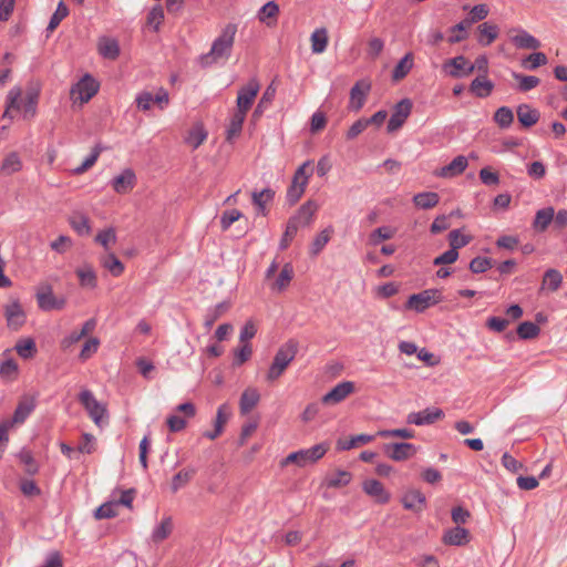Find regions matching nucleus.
Listing matches in <instances>:
<instances>
[{"label": "nucleus", "instance_id": "1", "mask_svg": "<svg viewBox=\"0 0 567 567\" xmlns=\"http://www.w3.org/2000/svg\"><path fill=\"white\" fill-rule=\"evenodd\" d=\"M236 33L237 24H226L219 35L213 41L209 52L199 56L200 66L208 68L220 61L226 62L231 55Z\"/></svg>", "mask_w": 567, "mask_h": 567}, {"label": "nucleus", "instance_id": "2", "mask_svg": "<svg viewBox=\"0 0 567 567\" xmlns=\"http://www.w3.org/2000/svg\"><path fill=\"white\" fill-rule=\"evenodd\" d=\"M317 209V203L311 199L300 206L297 213L289 218L288 224L286 225V243L293 237L299 228L310 225Z\"/></svg>", "mask_w": 567, "mask_h": 567}, {"label": "nucleus", "instance_id": "3", "mask_svg": "<svg viewBox=\"0 0 567 567\" xmlns=\"http://www.w3.org/2000/svg\"><path fill=\"white\" fill-rule=\"evenodd\" d=\"M329 450V444L326 442L313 445L310 449L299 450L286 456V465L293 463L300 467L315 464L322 458Z\"/></svg>", "mask_w": 567, "mask_h": 567}, {"label": "nucleus", "instance_id": "4", "mask_svg": "<svg viewBox=\"0 0 567 567\" xmlns=\"http://www.w3.org/2000/svg\"><path fill=\"white\" fill-rule=\"evenodd\" d=\"M311 174L312 168L310 166V162H305L295 172L291 184L286 193V196L290 204H296L301 198L306 190Z\"/></svg>", "mask_w": 567, "mask_h": 567}, {"label": "nucleus", "instance_id": "5", "mask_svg": "<svg viewBox=\"0 0 567 567\" xmlns=\"http://www.w3.org/2000/svg\"><path fill=\"white\" fill-rule=\"evenodd\" d=\"M441 301H443V296L439 289H426L411 295L405 302V308L422 313L431 306L437 305Z\"/></svg>", "mask_w": 567, "mask_h": 567}, {"label": "nucleus", "instance_id": "6", "mask_svg": "<svg viewBox=\"0 0 567 567\" xmlns=\"http://www.w3.org/2000/svg\"><path fill=\"white\" fill-rule=\"evenodd\" d=\"M79 401L84 406L90 417L97 426H102L104 416H106V409L93 395L90 390H83L79 394Z\"/></svg>", "mask_w": 567, "mask_h": 567}, {"label": "nucleus", "instance_id": "7", "mask_svg": "<svg viewBox=\"0 0 567 567\" xmlns=\"http://www.w3.org/2000/svg\"><path fill=\"white\" fill-rule=\"evenodd\" d=\"M412 107L413 104L410 99H403L394 105L392 115L386 126L389 133L395 132L402 127V125L410 116Z\"/></svg>", "mask_w": 567, "mask_h": 567}, {"label": "nucleus", "instance_id": "8", "mask_svg": "<svg viewBox=\"0 0 567 567\" xmlns=\"http://www.w3.org/2000/svg\"><path fill=\"white\" fill-rule=\"evenodd\" d=\"M442 68L446 74L454 79L467 76L474 72V65L464 55L446 60Z\"/></svg>", "mask_w": 567, "mask_h": 567}, {"label": "nucleus", "instance_id": "9", "mask_svg": "<svg viewBox=\"0 0 567 567\" xmlns=\"http://www.w3.org/2000/svg\"><path fill=\"white\" fill-rule=\"evenodd\" d=\"M259 83L256 79L249 80V82L238 91L237 95V111L247 114L250 110L255 97L259 91Z\"/></svg>", "mask_w": 567, "mask_h": 567}, {"label": "nucleus", "instance_id": "10", "mask_svg": "<svg viewBox=\"0 0 567 567\" xmlns=\"http://www.w3.org/2000/svg\"><path fill=\"white\" fill-rule=\"evenodd\" d=\"M99 83L90 74H85L72 89L71 94L79 95L82 103L89 102L99 91Z\"/></svg>", "mask_w": 567, "mask_h": 567}, {"label": "nucleus", "instance_id": "11", "mask_svg": "<svg viewBox=\"0 0 567 567\" xmlns=\"http://www.w3.org/2000/svg\"><path fill=\"white\" fill-rule=\"evenodd\" d=\"M444 417L443 410L439 408H426L419 412H412L408 415V423L419 426L430 425Z\"/></svg>", "mask_w": 567, "mask_h": 567}, {"label": "nucleus", "instance_id": "12", "mask_svg": "<svg viewBox=\"0 0 567 567\" xmlns=\"http://www.w3.org/2000/svg\"><path fill=\"white\" fill-rule=\"evenodd\" d=\"M383 452L391 460L400 462L412 457L416 447L411 443H388L383 445Z\"/></svg>", "mask_w": 567, "mask_h": 567}, {"label": "nucleus", "instance_id": "13", "mask_svg": "<svg viewBox=\"0 0 567 567\" xmlns=\"http://www.w3.org/2000/svg\"><path fill=\"white\" fill-rule=\"evenodd\" d=\"M353 392L354 383L352 381H343L332 388L328 393H326L321 401L327 405L338 404L346 400V398H348Z\"/></svg>", "mask_w": 567, "mask_h": 567}, {"label": "nucleus", "instance_id": "14", "mask_svg": "<svg viewBox=\"0 0 567 567\" xmlns=\"http://www.w3.org/2000/svg\"><path fill=\"white\" fill-rule=\"evenodd\" d=\"M371 90V83L367 80L358 81L350 90V102L349 109L353 111H360L364 103L365 99Z\"/></svg>", "mask_w": 567, "mask_h": 567}, {"label": "nucleus", "instance_id": "15", "mask_svg": "<svg viewBox=\"0 0 567 567\" xmlns=\"http://www.w3.org/2000/svg\"><path fill=\"white\" fill-rule=\"evenodd\" d=\"M37 406V400L32 395H22L17 404V408L13 412L12 419L9 420L14 424H22L29 417V415L34 411Z\"/></svg>", "mask_w": 567, "mask_h": 567}, {"label": "nucleus", "instance_id": "16", "mask_svg": "<svg viewBox=\"0 0 567 567\" xmlns=\"http://www.w3.org/2000/svg\"><path fill=\"white\" fill-rule=\"evenodd\" d=\"M7 324L11 330H19L25 323V312L18 300H13L4 308Z\"/></svg>", "mask_w": 567, "mask_h": 567}, {"label": "nucleus", "instance_id": "17", "mask_svg": "<svg viewBox=\"0 0 567 567\" xmlns=\"http://www.w3.org/2000/svg\"><path fill=\"white\" fill-rule=\"evenodd\" d=\"M38 305L42 310H61L65 306L64 299H58L54 297L50 287L37 293Z\"/></svg>", "mask_w": 567, "mask_h": 567}, {"label": "nucleus", "instance_id": "18", "mask_svg": "<svg viewBox=\"0 0 567 567\" xmlns=\"http://www.w3.org/2000/svg\"><path fill=\"white\" fill-rule=\"evenodd\" d=\"M401 502L405 509L420 513L426 503V498L421 491L409 489L402 496Z\"/></svg>", "mask_w": 567, "mask_h": 567}, {"label": "nucleus", "instance_id": "19", "mask_svg": "<svg viewBox=\"0 0 567 567\" xmlns=\"http://www.w3.org/2000/svg\"><path fill=\"white\" fill-rule=\"evenodd\" d=\"M470 539V532L460 526L445 530L442 537V542L450 546H464Z\"/></svg>", "mask_w": 567, "mask_h": 567}, {"label": "nucleus", "instance_id": "20", "mask_svg": "<svg viewBox=\"0 0 567 567\" xmlns=\"http://www.w3.org/2000/svg\"><path fill=\"white\" fill-rule=\"evenodd\" d=\"M135 174L132 169H124L118 176L114 177L112 181V186L114 190L118 194H126L130 192L135 185Z\"/></svg>", "mask_w": 567, "mask_h": 567}, {"label": "nucleus", "instance_id": "21", "mask_svg": "<svg viewBox=\"0 0 567 567\" xmlns=\"http://www.w3.org/2000/svg\"><path fill=\"white\" fill-rule=\"evenodd\" d=\"M477 42L483 47L491 45L499 34V28L491 22H483L477 27Z\"/></svg>", "mask_w": 567, "mask_h": 567}, {"label": "nucleus", "instance_id": "22", "mask_svg": "<svg viewBox=\"0 0 567 567\" xmlns=\"http://www.w3.org/2000/svg\"><path fill=\"white\" fill-rule=\"evenodd\" d=\"M363 491L375 498L380 504H385L390 501V494L385 491L381 482L377 480H367L363 482Z\"/></svg>", "mask_w": 567, "mask_h": 567}, {"label": "nucleus", "instance_id": "23", "mask_svg": "<svg viewBox=\"0 0 567 567\" xmlns=\"http://www.w3.org/2000/svg\"><path fill=\"white\" fill-rule=\"evenodd\" d=\"M468 165L467 158L463 155H458L453 161L443 166L436 175L443 178L454 177L462 174Z\"/></svg>", "mask_w": 567, "mask_h": 567}, {"label": "nucleus", "instance_id": "24", "mask_svg": "<svg viewBox=\"0 0 567 567\" xmlns=\"http://www.w3.org/2000/svg\"><path fill=\"white\" fill-rule=\"evenodd\" d=\"M518 122L522 126L528 128L535 125L539 120V112L528 104H520L516 110Z\"/></svg>", "mask_w": 567, "mask_h": 567}, {"label": "nucleus", "instance_id": "25", "mask_svg": "<svg viewBox=\"0 0 567 567\" xmlns=\"http://www.w3.org/2000/svg\"><path fill=\"white\" fill-rule=\"evenodd\" d=\"M21 95L22 90L19 86L12 87L7 95L6 111L3 118H8L9 122L13 118L12 112L20 111L21 107Z\"/></svg>", "mask_w": 567, "mask_h": 567}, {"label": "nucleus", "instance_id": "26", "mask_svg": "<svg viewBox=\"0 0 567 567\" xmlns=\"http://www.w3.org/2000/svg\"><path fill=\"white\" fill-rule=\"evenodd\" d=\"M352 474L344 470H338L334 473L327 474L324 477V485L328 488H340L350 484Z\"/></svg>", "mask_w": 567, "mask_h": 567}, {"label": "nucleus", "instance_id": "27", "mask_svg": "<svg viewBox=\"0 0 567 567\" xmlns=\"http://www.w3.org/2000/svg\"><path fill=\"white\" fill-rule=\"evenodd\" d=\"M279 6L275 1H269L259 9L257 17L267 27H272L277 22Z\"/></svg>", "mask_w": 567, "mask_h": 567}, {"label": "nucleus", "instance_id": "28", "mask_svg": "<svg viewBox=\"0 0 567 567\" xmlns=\"http://www.w3.org/2000/svg\"><path fill=\"white\" fill-rule=\"evenodd\" d=\"M554 219V207L548 206L536 212L533 228L538 233H544Z\"/></svg>", "mask_w": 567, "mask_h": 567}, {"label": "nucleus", "instance_id": "29", "mask_svg": "<svg viewBox=\"0 0 567 567\" xmlns=\"http://www.w3.org/2000/svg\"><path fill=\"white\" fill-rule=\"evenodd\" d=\"M22 169V161L17 152L9 153L2 161L0 166V174L10 176Z\"/></svg>", "mask_w": 567, "mask_h": 567}, {"label": "nucleus", "instance_id": "30", "mask_svg": "<svg viewBox=\"0 0 567 567\" xmlns=\"http://www.w3.org/2000/svg\"><path fill=\"white\" fill-rule=\"evenodd\" d=\"M284 374V347H280L274 358V361L266 374V381L269 384L275 383Z\"/></svg>", "mask_w": 567, "mask_h": 567}, {"label": "nucleus", "instance_id": "31", "mask_svg": "<svg viewBox=\"0 0 567 567\" xmlns=\"http://www.w3.org/2000/svg\"><path fill=\"white\" fill-rule=\"evenodd\" d=\"M260 395L257 389L247 388L240 396L239 408L241 414L249 413L259 402Z\"/></svg>", "mask_w": 567, "mask_h": 567}, {"label": "nucleus", "instance_id": "32", "mask_svg": "<svg viewBox=\"0 0 567 567\" xmlns=\"http://www.w3.org/2000/svg\"><path fill=\"white\" fill-rule=\"evenodd\" d=\"M563 282V276L556 269H547L543 276L540 291L548 290V291H557L560 288V285Z\"/></svg>", "mask_w": 567, "mask_h": 567}, {"label": "nucleus", "instance_id": "33", "mask_svg": "<svg viewBox=\"0 0 567 567\" xmlns=\"http://www.w3.org/2000/svg\"><path fill=\"white\" fill-rule=\"evenodd\" d=\"M493 89V82L486 79V76L475 78L470 85V91L477 97L489 96Z\"/></svg>", "mask_w": 567, "mask_h": 567}, {"label": "nucleus", "instance_id": "34", "mask_svg": "<svg viewBox=\"0 0 567 567\" xmlns=\"http://www.w3.org/2000/svg\"><path fill=\"white\" fill-rule=\"evenodd\" d=\"M413 60H414L413 53L408 52L398 62V64L394 66L393 72H392V80L394 82L401 81L410 73L411 69L413 68Z\"/></svg>", "mask_w": 567, "mask_h": 567}, {"label": "nucleus", "instance_id": "35", "mask_svg": "<svg viewBox=\"0 0 567 567\" xmlns=\"http://www.w3.org/2000/svg\"><path fill=\"white\" fill-rule=\"evenodd\" d=\"M413 204L420 209L434 208L439 202L440 196L435 192H423L413 196Z\"/></svg>", "mask_w": 567, "mask_h": 567}, {"label": "nucleus", "instance_id": "36", "mask_svg": "<svg viewBox=\"0 0 567 567\" xmlns=\"http://www.w3.org/2000/svg\"><path fill=\"white\" fill-rule=\"evenodd\" d=\"M373 440L372 435L359 434L351 436L350 439H340L337 442V449L339 451H349L351 449L368 444Z\"/></svg>", "mask_w": 567, "mask_h": 567}, {"label": "nucleus", "instance_id": "37", "mask_svg": "<svg viewBox=\"0 0 567 567\" xmlns=\"http://www.w3.org/2000/svg\"><path fill=\"white\" fill-rule=\"evenodd\" d=\"M99 53L109 60H115L120 55V47L116 40L103 38L99 42Z\"/></svg>", "mask_w": 567, "mask_h": 567}, {"label": "nucleus", "instance_id": "38", "mask_svg": "<svg viewBox=\"0 0 567 567\" xmlns=\"http://www.w3.org/2000/svg\"><path fill=\"white\" fill-rule=\"evenodd\" d=\"M19 462L23 465L24 472L28 475H35L39 472V463L33 457L30 450L23 447L17 455Z\"/></svg>", "mask_w": 567, "mask_h": 567}, {"label": "nucleus", "instance_id": "39", "mask_svg": "<svg viewBox=\"0 0 567 567\" xmlns=\"http://www.w3.org/2000/svg\"><path fill=\"white\" fill-rule=\"evenodd\" d=\"M512 41L518 49L536 50L540 47L539 40L525 30H520L518 34L513 37Z\"/></svg>", "mask_w": 567, "mask_h": 567}, {"label": "nucleus", "instance_id": "40", "mask_svg": "<svg viewBox=\"0 0 567 567\" xmlns=\"http://www.w3.org/2000/svg\"><path fill=\"white\" fill-rule=\"evenodd\" d=\"M206 137V130L204 128L203 124L198 123L190 128L187 136L185 137V143L190 145L193 150H196L205 142Z\"/></svg>", "mask_w": 567, "mask_h": 567}, {"label": "nucleus", "instance_id": "41", "mask_svg": "<svg viewBox=\"0 0 567 567\" xmlns=\"http://www.w3.org/2000/svg\"><path fill=\"white\" fill-rule=\"evenodd\" d=\"M14 350L22 359L28 360L37 354V344L32 338H23L18 340Z\"/></svg>", "mask_w": 567, "mask_h": 567}, {"label": "nucleus", "instance_id": "42", "mask_svg": "<svg viewBox=\"0 0 567 567\" xmlns=\"http://www.w3.org/2000/svg\"><path fill=\"white\" fill-rule=\"evenodd\" d=\"M195 474H196L195 468L182 470L177 474H175L173 476L172 483H171L172 492L176 493L177 491H179L181 488L186 486L192 481V478L194 477Z\"/></svg>", "mask_w": 567, "mask_h": 567}, {"label": "nucleus", "instance_id": "43", "mask_svg": "<svg viewBox=\"0 0 567 567\" xmlns=\"http://www.w3.org/2000/svg\"><path fill=\"white\" fill-rule=\"evenodd\" d=\"M71 227L80 235L86 236L91 233L90 219L87 216L76 213L70 219Z\"/></svg>", "mask_w": 567, "mask_h": 567}, {"label": "nucleus", "instance_id": "44", "mask_svg": "<svg viewBox=\"0 0 567 567\" xmlns=\"http://www.w3.org/2000/svg\"><path fill=\"white\" fill-rule=\"evenodd\" d=\"M101 264L114 277L121 276L124 271V265L113 252H110V254L103 256L101 258Z\"/></svg>", "mask_w": 567, "mask_h": 567}, {"label": "nucleus", "instance_id": "45", "mask_svg": "<svg viewBox=\"0 0 567 567\" xmlns=\"http://www.w3.org/2000/svg\"><path fill=\"white\" fill-rule=\"evenodd\" d=\"M230 305L226 301L219 302L214 308L209 309L205 315L204 326L207 329H210L213 324L226 312L228 311Z\"/></svg>", "mask_w": 567, "mask_h": 567}, {"label": "nucleus", "instance_id": "46", "mask_svg": "<svg viewBox=\"0 0 567 567\" xmlns=\"http://www.w3.org/2000/svg\"><path fill=\"white\" fill-rule=\"evenodd\" d=\"M76 275L79 277L80 285L82 287H87V288L96 287V275H95L94 269L91 266L85 265V266L76 269Z\"/></svg>", "mask_w": 567, "mask_h": 567}, {"label": "nucleus", "instance_id": "47", "mask_svg": "<svg viewBox=\"0 0 567 567\" xmlns=\"http://www.w3.org/2000/svg\"><path fill=\"white\" fill-rule=\"evenodd\" d=\"M493 118L501 128H508L513 124L514 114L508 106H501L494 113Z\"/></svg>", "mask_w": 567, "mask_h": 567}, {"label": "nucleus", "instance_id": "48", "mask_svg": "<svg viewBox=\"0 0 567 567\" xmlns=\"http://www.w3.org/2000/svg\"><path fill=\"white\" fill-rule=\"evenodd\" d=\"M512 75L518 82V90L520 92H528L540 83V80L534 75H525L517 72H513Z\"/></svg>", "mask_w": 567, "mask_h": 567}, {"label": "nucleus", "instance_id": "49", "mask_svg": "<svg viewBox=\"0 0 567 567\" xmlns=\"http://www.w3.org/2000/svg\"><path fill=\"white\" fill-rule=\"evenodd\" d=\"M328 45V33L326 29H317L311 34V49L313 53H322Z\"/></svg>", "mask_w": 567, "mask_h": 567}, {"label": "nucleus", "instance_id": "50", "mask_svg": "<svg viewBox=\"0 0 567 567\" xmlns=\"http://www.w3.org/2000/svg\"><path fill=\"white\" fill-rule=\"evenodd\" d=\"M173 530L172 518H164L161 524L153 530L152 538L155 543L166 539Z\"/></svg>", "mask_w": 567, "mask_h": 567}, {"label": "nucleus", "instance_id": "51", "mask_svg": "<svg viewBox=\"0 0 567 567\" xmlns=\"http://www.w3.org/2000/svg\"><path fill=\"white\" fill-rule=\"evenodd\" d=\"M332 229L326 228L317 235L310 246V254L317 256L321 252L324 246L329 243Z\"/></svg>", "mask_w": 567, "mask_h": 567}, {"label": "nucleus", "instance_id": "52", "mask_svg": "<svg viewBox=\"0 0 567 567\" xmlns=\"http://www.w3.org/2000/svg\"><path fill=\"white\" fill-rule=\"evenodd\" d=\"M18 375V363L12 359H4L0 363V377L7 381L16 380Z\"/></svg>", "mask_w": 567, "mask_h": 567}, {"label": "nucleus", "instance_id": "53", "mask_svg": "<svg viewBox=\"0 0 567 567\" xmlns=\"http://www.w3.org/2000/svg\"><path fill=\"white\" fill-rule=\"evenodd\" d=\"M540 332L539 327L532 321H524L517 327V334L523 340L536 338Z\"/></svg>", "mask_w": 567, "mask_h": 567}, {"label": "nucleus", "instance_id": "54", "mask_svg": "<svg viewBox=\"0 0 567 567\" xmlns=\"http://www.w3.org/2000/svg\"><path fill=\"white\" fill-rule=\"evenodd\" d=\"M274 190L265 188L261 192L252 193V203L257 207L258 213L265 214V206L274 197Z\"/></svg>", "mask_w": 567, "mask_h": 567}, {"label": "nucleus", "instance_id": "55", "mask_svg": "<svg viewBox=\"0 0 567 567\" xmlns=\"http://www.w3.org/2000/svg\"><path fill=\"white\" fill-rule=\"evenodd\" d=\"M246 118V114L239 111H236L231 116L229 126L227 128V140H231L234 136H237L243 128V123Z\"/></svg>", "mask_w": 567, "mask_h": 567}, {"label": "nucleus", "instance_id": "56", "mask_svg": "<svg viewBox=\"0 0 567 567\" xmlns=\"http://www.w3.org/2000/svg\"><path fill=\"white\" fill-rule=\"evenodd\" d=\"M252 354V347L250 343H241V346L234 350V367H240L247 362Z\"/></svg>", "mask_w": 567, "mask_h": 567}, {"label": "nucleus", "instance_id": "57", "mask_svg": "<svg viewBox=\"0 0 567 567\" xmlns=\"http://www.w3.org/2000/svg\"><path fill=\"white\" fill-rule=\"evenodd\" d=\"M472 241V236L462 235L460 229H453L449 234L450 247L458 251L460 248L465 247Z\"/></svg>", "mask_w": 567, "mask_h": 567}, {"label": "nucleus", "instance_id": "58", "mask_svg": "<svg viewBox=\"0 0 567 567\" xmlns=\"http://www.w3.org/2000/svg\"><path fill=\"white\" fill-rule=\"evenodd\" d=\"M69 9L63 1H60L47 27L48 32L54 31L61 21L68 17Z\"/></svg>", "mask_w": 567, "mask_h": 567}, {"label": "nucleus", "instance_id": "59", "mask_svg": "<svg viewBox=\"0 0 567 567\" xmlns=\"http://www.w3.org/2000/svg\"><path fill=\"white\" fill-rule=\"evenodd\" d=\"M116 508H117L116 502H114V501L106 502L95 509L94 517L96 519L113 518L117 515Z\"/></svg>", "mask_w": 567, "mask_h": 567}, {"label": "nucleus", "instance_id": "60", "mask_svg": "<svg viewBox=\"0 0 567 567\" xmlns=\"http://www.w3.org/2000/svg\"><path fill=\"white\" fill-rule=\"evenodd\" d=\"M494 260L487 257H475L470 262V270L473 274H483L492 268Z\"/></svg>", "mask_w": 567, "mask_h": 567}, {"label": "nucleus", "instance_id": "61", "mask_svg": "<svg viewBox=\"0 0 567 567\" xmlns=\"http://www.w3.org/2000/svg\"><path fill=\"white\" fill-rule=\"evenodd\" d=\"M468 22H466V19H464L463 21L458 22L457 24L453 25L451 28V31L455 34H452L450 38H449V43L451 44H454V43H458L463 40H465L467 38V32H466V28L468 27Z\"/></svg>", "mask_w": 567, "mask_h": 567}, {"label": "nucleus", "instance_id": "62", "mask_svg": "<svg viewBox=\"0 0 567 567\" xmlns=\"http://www.w3.org/2000/svg\"><path fill=\"white\" fill-rule=\"evenodd\" d=\"M546 63L547 56L545 53L534 52L523 61V66L528 70H535L540 65H545Z\"/></svg>", "mask_w": 567, "mask_h": 567}, {"label": "nucleus", "instance_id": "63", "mask_svg": "<svg viewBox=\"0 0 567 567\" xmlns=\"http://www.w3.org/2000/svg\"><path fill=\"white\" fill-rule=\"evenodd\" d=\"M488 12L489 9L486 4H476L471 9L470 16L465 18L466 22H468V24H472L474 22L482 21L488 16Z\"/></svg>", "mask_w": 567, "mask_h": 567}, {"label": "nucleus", "instance_id": "64", "mask_svg": "<svg viewBox=\"0 0 567 567\" xmlns=\"http://www.w3.org/2000/svg\"><path fill=\"white\" fill-rule=\"evenodd\" d=\"M95 241L102 245L105 250H109V245L116 243V233L114 228H107L100 231L95 237Z\"/></svg>", "mask_w": 567, "mask_h": 567}]
</instances>
